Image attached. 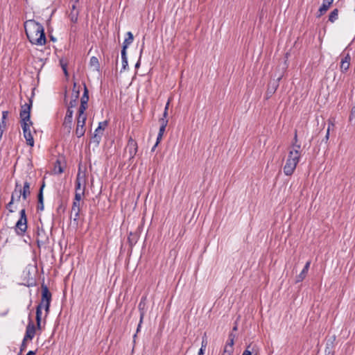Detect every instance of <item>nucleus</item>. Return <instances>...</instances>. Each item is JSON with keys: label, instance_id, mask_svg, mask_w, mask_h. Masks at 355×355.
<instances>
[{"label": "nucleus", "instance_id": "obj_43", "mask_svg": "<svg viewBox=\"0 0 355 355\" xmlns=\"http://www.w3.org/2000/svg\"><path fill=\"white\" fill-rule=\"evenodd\" d=\"M168 107H169V101L166 103L165 107H164V111L162 114V116H164V118H167V116H168Z\"/></svg>", "mask_w": 355, "mask_h": 355}, {"label": "nucleus", "instance_id": "obj_29", "mask_svg": "<svg viewBox=\"0 0 355 355\" xmlns=\"http://www.w3.org/2000/svg\"><path fill=\"white\" fill-rule=\"evenodd\" d=\"M122 69L125 70L128 66L126 51H121Z\"/></svg>", "mask_w": 355, "mask_h": 355}, {"label": "nucleus", "instance_id": "obj_8", "mask_svg": "<svg viewBox=\"0 0 355 355\" xmlns=\"http://www.w3.org/2000/svg\"><path fill=\"white\" fill-rule=\"evenodd\" d=\"M36 241L38 248L45 247L46 245L49 244V239L44 229L38 228Z\"/></svg>", "mask_w": 355, "mask_h": 355}, {"label": "nucleus", "instance_id": "obj_33", "mask_svg": "<svg viewBox=\"0 0 355 355\" xmlns=\"http://www.w3.org/2000/svg\"><path fill=\"white\" fill-rule=\"evenodd\" d=\"M166 128L159 127V132L157 137V144H159L162 139Z\"/></svg>", "mask_w": 355, "mask_h": 355}, {"label": "nucleus", "instance_id": "obj_58", "mask_svg": "<svg viewBox=\"0 0 355 355\" xmlns=\"http://www.w3.org/2000/svg\"><path fill=\"white\" fill-rule=\"evenodd\" d=\"M329 127L328 128V129L327 130V133H326V136H325L326 141H327L329 139Z\"/></svg>", "mask_w": 355, "mask_h": 355}, {"label": "nucleus", "instance_id": "obj_18", "mask_svg": "<svg viewBox=\"0 0 355 355\" xmlns=\"http://www.w3.org/2000/svg\"><path fill=\"white\" fill-rule=\"evenodd\" d=\"M79 15V10L76 8V5L72 4L71 8V12L69 13L70 20L73 23H76L78 21V17Z\"/></svg>", "mask_w": 355, "mask_h": 355}, {"label": "nucleus", "instance_id": "obj_28", "mask_svg": "<svg viewBox=\"0 0 355 355\" xmlns=\"http://www.w3.org/2000/svg\"><path fill=\"white\" fill-rule=\"evenodd\" d=\"M107 121H104L100 122L98 123V125L97 128L95 130L94 132H96V133H98V134H101V132H102V134H103V131L105 129V128L107 127Z\"/></svg>", "mask_w": 355, "mask_h": 355}, {"label": "nucleus", "instance_id": "obj_64", "mask_svg": "<svg viewBox=\"0 0 355 355\" xmlns=\"http://www.w3.org/2000/svg\"><path fill=\"white\" fill-rule=\"evenodd\" d=\"M233 331H236L237 330V324H236L234 327H233Z\"/></svg>", "mask_w": 355, "mask_h": 355}, {"label": "nucleus", "instance_id": "obj_41", "mask_svg": "<svg viewBox=\"0 0 355 355\" xmlns=\"http://www.w3.org/2000/svg\"><path fill=\"white\" fill-rule=\"evenodd\" d=\"M26 341H27V340H25V338H24L22 340L21 344L20 345V352H22L26 350V349L27 347Z\"/></svg>", "mask_w": 355, "mask_h": 355}, {"label": "nucleus", "instance_id": "obj_56", "mask_svg": "<svg viewBox=\"0 0 355 355\" xmlns=\"http://www.w3.org/2000/svg\"><path fill=\"white\" fill-rule=\"evenodd\" d=\"M205 349L200 348L198 355H204Z\"/></svg>", "mask_w": 355, "mask_h": 355}, {"label": "nucleus", "instance_id": "obj_30", "mask_svg": "<svg viewBox=\"0 0 355 355\" xmlns=\"http://www.w3.org/2000/svg\"><path fill=\"white\" fill-rule=\"evenodd\" d=\"M85 126H78V125H76L75 133H76L77 137L80 138V137H83L85 135Z\"/></svg>", "mask_w": 355, "mask_h": 355}, {"label": "nucleus", "instance_id": "obj_6", "mask_svg": "<svg viewBox=\"0 0 355 355\" xmlns=\"http://www.w3.org/2000/svg\"><path fill=\"white\" fill-rule=\"evenodd\" d=\"M13 193H20V195H22V198L26 200L31 195V183L28 181H25L23 188L21 189V185L18 182H16Z\"/></svg>", "mask_w": 355, "mask_h": 355}, {"label": "nucleus", "instance_id": "obj_53", "mask_svg": "<svg viewBox=\"0 0 355 355\" xmlns=\"http://www.w3.org/2000/svg\"><path fill=\"white\" fill-rule=\"evenodd\" d=\"M44 187H45V182H44V180H43L42 183V185H41V187L40 188L38 193H40L42 192V194H43V190H44Z\"/></svg>", "mask_w": 355, "mask_h": 355}, {"label": "nucleus", "instance_id": "obj_35", "mask_svg": "<svg viewBox=\"0 0 355 355\" xmlns=\"http://www.w3.org/2000/svg\"><path fill=\"white\" fill-rule=\"evenodd\" d=\"M60 66L63 70V72L64 73L65 76H68V71H67V63L64 61L62 59H61L60 60Z\"/></svg>", "mask_w": 355, "mask_h": 355}, {"label": "nucleus", "instance_id": "obj_25", "mask_svg": "<svg viewBox=\"0 0 355 355\" xmlns=\"http://www.w3.org/2000/svg\"><path fill=\"white\" fill-rule=\"evenodd\" d=\"M338 18V9L337 8H335L329 14V19L328 20L331 22V23H334L335 22Z\"/></svg>", "mask_w": 355, "mask_h": 355}, {"label": "nucleus", "instance_id": "obj_16", "mask_svg": "<svg viewBox=\"0 0 355 355\" xmlns=\"http://www.w3.org/2000/svg\"><path fill=\"white\" fill-rule=\"evenodd\" d=\"M350 56L349 54H347L344 58H342L340 62V70L342 72H346L350 64Z\"/></svg>", "mask_w": 355, "mask_h": 355}, {"label": "nucleus", "instance_id": "obj_10", "mask_svg": "<svg viewBox=\"0 0 355 355\" xmlns=\"http://www.w3.org/2000/svg\"><path fill=\"white\" fill-rule=\"evenodd\" d=\"M36 329H38L37 325L35 326L31 318V315L28 317V322L26 328V333L24 335L25 340H32L35 335Z\"/></svg>", "mask_w": 355, "mask_h": 355}, {"label": "nucleus", "instance_id": "obj_48", "mask_svg": "<svg viewBox=\"0 0 355 355\" xmlns=\"http://www.w3.org/2000/svg\"><path fill=\"white\" fill-rule=\"evenodd\" d=\"M142 52H143V49H141V51H140V55H139V60L135 64V68H137V69H138L140 67V64H141V57Z\"/></svg>", "mask_w": 355, "mask_h": 355}, {"label": "nucleus", "instance_id": "obj_19", "mask_svg": "<svg viewBox=\"0 0 355 355\" xmlns=\"http://www.w3.org/2000/svg\"><path fill=\"white\" fill-rule=\"evenodd\" d=\"M85 111H82L80 110H78V117H77V123L76 125L78 126H85V121L87 120V115L85 113Z\"/></svg>", "mask_w": 355, "mask_h": 355}, {"label": "nucleus", "instance_id": "obj_22", "mask_svg": "<svg viewBox=\"0 0 355 355\" xmlns=\"http://www.w3.org/2000/svg\"><path fill=\"white\" fill-rule=\"evenodd\" d=\"M145 300H146V297H143L141 299V301L138 305V309L139 311L140 318H141V322H143L144 315H145Z\"/></svg>", "mask_w": 355, "mask_h": 355}, {"label": "nucleus", "instance_id": "obj_26", "mask_svg": "<svg viewBox=\"0 0 355 355\" xmlns=\"http://www.w3.org/2000/svg\"><path fill=\"white\" fill-rule=\"evenodd\" d=\"M37 211H43L44 210V196L40 193L37 194Z\"/></svg>", "mask_w": 355, "mask_h": 355}, {"label": "nucleus", "instance_id": "obj_37", "mask_svg": "<svg viewBox=\"0 0 355 355\" xmlns=\"http://www.w3.org/2000/svg\"><path fill=\"white\" fill-rule=\"evenodd\" d=\"M168 119L167 118H164V116H162V118H160L159 119V123L160 124V127H162V128H166L167 125H168Z\"/></svg>", "mask_w": 355, "mask_h": 355}, {"label": "nucleus", "instance_id": "obj_54", "mask_svg": "<svg viewBox=\"0 0 355 355\" xmlns=\"http://www.w3.org/2000/svg\"><path fill=\"white\" fill-rule=\"evenodd\" d=\"M242 355H252V352L249 349H245Z\"/></svg>", "mask_w": 355, "mask_h": 355}, {"label": "nucleus", "instance_id": "obj_17", "mask_svg": "<svg viewBox=\"0 0 355 355\" xmlns=\"http://www.w3.org/2000/svg\"><path fill=\"white\" fill-rule=\"evenodd\" d=\"M80 203L73 202L72 207H71V214H73V213L74 214L73 221L76 222V224L78 223V218L80 216Z\"/></svg>", "mask_w": 355, "mask_h": 355}, {"label": "nucleus", "instance_id": "obj_47", "mask_svg": "<svg viewBox=\"0 0 355 355\" xmlns=\"http://www.w3.org/2000/svg\"><path fill=\"white\" fill-rule=\"evenodd\" d=\"M254 348H255V345H252V344H250L247 346L246 349L250 350L251 352H252V353L257 352V350Z\"/></svg>", "mask_w": 355, "mask_h": 355}, {"label": "nucleus", "instance_id": "obj_38", "mask_svg": "<svg viewBox=\"0 0 355 355\" xmlns=\"http://www.w3.org/2000/svg\"><path fill=\"white\" fill-rule=\"evenodd\" d=\"M207 337L206 335V333L204 334V335L202 337V343H201V347L206 349L207 345Z\"/></svg>", "mask_w": 355, "mask_h": 355}, {"label": "nucleus", "instance_id": "obj_21", "mask_svg": "<svg viewBox=\"0 0 355 355\" xmlns=\"http://www.w3.org/2000/svg\"><path fill=\"white\" fill-rule=\"evenodd\" d=\"M89 64L91 68H93L94 71H100V64L98 59L96 56H92L90 58Z\"/></svg>", "mask_w": 355, "mask_h": 355}, {"label": "nucleus", "instance_id": "obj_14", "mask_svg": "<svg viewBox=\"0 0 355 355\" xmlns=\"http://www.w3.org/2000/svg\"><path fill=\"white\" fill-rule=\"evenodd\" d=\"M279 87L278 80H275L273 82H270L268 84V89L266 93V98H270L276 92L277 89Z\"/></svg>", "mask_w": 355, "mask_h": 355}, {"label": "nucleus", "instance_id": "obj_5", "mask_svg": "<svg viewBox=\"0 0 355 355\" xmlns=\"http://www.w3.org/2000/svg\"><path fill=\"white\" fill-rule=\"evenodd\" d=\"M33 125L32 121L22 122L21 125L23 130L24 137L26 141V144L30 146H34V139L31 135L30 126Z\"/></svg>", "mask_w": 355, "mask_h": 355}, {"label": "nucleus", "instance_id": "obj_49", "mask_svg": "<svg viewBox=\"0 0 355 355\" xmlns=\"http://www.w3.org/2000/svg\"><path fill=\"white\" fill-rule=\"evenodd\" d=\"M14 196H15V193L12 192V196H11V200L9 202V203L7 205L8 207L12 206V205L13 204L14 200H15Z\"/></svg>", "mask_w": 355, "mask_h": 355}, {"label": "nucleus", "instance_id": "obj_12", "mask_svg": "<svg viewBox=\"0 0 355 355\" xmlns=\"http://www.w3.org/2000/svg\"><path fill=\"white\" fill-rule=\"evenodd\" d=\"M89 101V91L85 84H84V92L80 98V105L78 110L85 111L87 108V103Z\"/></svg>", "mask_w": 355, "mask_h": 355}, {"label": "nucleus", "instance_id": "obj_44", "mask_svg": "<svg viewBox=\"0 0 355 355\" xmlns=\"http://www.w3.org/2000/svg\"><path fill=\"white\" fill-rule=\"evenodd\" d=\"M353 120H354L355 122V106L352 107L349 116V121L352 122Z\"/></svg>", "mask_w": 355, "mask_h": 355}, {"label": "nucleus", "instance_id": "obj_57", "mask_svg": "<svg viewBox=\"0 0 355 355\" xmlns=\"http://www.w3.org/2000/svg\"><path fill=\"white\" fill-rule=\"evenodd\" d=\"M235 337H236V336H235V334H233V333H230V334H229L228 338H229V339H232V340H234Z\"/></svg>", "mask_w": 355, "mask_h": 355}, {"label": "nucleus", "instance_id": "obj_61", "mask_svg": "<svg viewBox=\"0 0 355 355\" xmlns=\"http://www.w3.org/2000/svg\"><path fill=\"white\" fill-rule=\"evenodd\" d=\"M294 141H295V142H294V143H297V132H295V137H294Z\"/></svg>", "mask_w": 355, "mask_h": 355}, {"label": "nucleus", "instance_id": "obj_3", "mask_svg": "<svg viewBox=\"0 0 355 355\" xmlns=\"http://www.w3.org/2000/svg\"><path fill=\"white\" fill-rule=\"evenodd\" d=\"M42 299L40 303L36 307V321H37V327L39 330L42 329L41 322H42V309L43 307V304L47 302L51 303L52 295L49 291L48 287L44 284H42Z\"/></svg>", "mask_w": 355, "mask_h": 355}, {"label": "nucleus", "instance_id": "obj_62", "mask_svg": "<svg viewBox=\"0 0 355 355\" xmlns=\"http://www.w3.org/2000/svg\"><path fill=\"white\" fill-rule=\"evenodd\" d=\"M158 144H157V142L155 143V144L154 145V146L151 149V151H154L155 149L156 148V147L157 146Z\"/></svg>", "mask_w": 355, "mask_h": 355}, {"label": "nucleus", "instance_id": "obj_63", "mask_svg": "<svg viewBox=\"0 0 355 355\" xmlns=\"http://www.w3.org/2000/svg\"><path fill=\"white\" fill-rule=\"evenodd\" d=\"M71 1H73V4H75V5H77V3H78L79 0H71Z\"/></svg>", "mask_w": 355, "mask_h": 355}, {"label": "nucleus", "instance_id": "obj_32", "mask_svg": "<svg viewBox=\"0 0 355 355\" xmlns=\"http://www.w3.org/2000/svg\"><path fill=\"white\" fill-rule=\"evenodd\" d=\"M234 343V340H232V339H229L228 338V340L226 343L223 349H227V350H229L230 352H233V351H234V348H233Z\"/></svg>", "mask_w": 355, "mask_h": 355}, {"label": "nucleus", "instance_id": "obj_15", "mask_svg": "<svg viewBox=\"0 0 355 355\" xmlns=\"http://www.w3.org/2000/svg\"><path fill=\"white\" fill-rule=\"evenodd\" d=\"M310 264H311V261H307L306 263V264L304 266V268L302 269L301 272L298 275L296 276V280H295L296 283L302 282L304 279V278L306 277V274L308 272Z\"/></svg>", "mask_w": 355, "mask_h": 355}, {"label": "nucleus", "instance_id": "obj_42", "mask_svg": "<svg viewBox=\"0 0 355 355\" xmlns=\"http://www.w3.org/2000/svg\"><path fill=\"white\" fill-rule=\"evenodd\" d=\"M19 214H20L19 219H22L24 220H27V217L26 215V209L24 208L20 211Z\"/></svg>", "mask_w": 355, "mask_h": 355}, {"label": "nucleus", "instance_id": "obj_24", "mask_svg": "<svg viewBox=\"0 0 355 355\" xmlns=\"http://www.w3.org/2000/svg\"><path fill=\"white\" fill-rule=\"evenodd\" d=\"M102 135V132H101V134L94 132V136L92 137L90 142L92 144H94L96 147L98 146L101 140Z\"/></svg>", "mask_w": 355, "mask_h": 355}, {"label": "nucleus", "instance_id": "obj_40", "mask_svg": "<svg viewBox=\"0 0 355 355\" xmlns=\"http://www.w3.org/2000/svg\"><path fill=\"white\" fill-rule=\"evenodd\" d=\"M77 100L76 98H71V100L69 101L68 104L67 109L72 110L73 107H76L77 105Z\"/></svg>", "mask_w": 355, "mask_h": 355}, {"label": "nucleus", "instance_id": "obj_50", "mask_svg": "<svg viewBox=\"0 0 355 355\" xmlns=\"http://www.w3.org/2000/svg\"><path fill=\"white\" fill-rule=\"evenodd\" d=\"M141 324H142V322H141V318H139V322L137 328V332L134 335V338H135L137 336V334L140 331V329H141Z\"/></svg>", "mask_w": 355, "mask_h": 355}, {"label": "nucleus", "instance_id": "obj_36", "mask_svg": "<svg viewBox=\"0 0 355 355\" xmlns=\"http://www.w3.org/2000/svg\"><path fill=\"white\" fill-rule=\"evenodd\" d=\"M85 193H81L80 191L79 192H75V197H74V200H73V202H78V203H80L81 199H82V196L84 195Z\"/></svg>", "mask_w": 355, "mask_h": 355}, {"label": "nucleus", "instance_id": "obj_60", "mask_svg": "<svg viewBox=\"0 0 355 355\" xmlns=\"http://www.w3.org/2000/svg\"><path fill=\"white\" fill-rule=\"evenodd\" d=\"M21 197H22V195H20V193H18V194L17 196V201H19Z\"/></svg>", "mask_w": 355, "mask_h": 355}, {"label": "nucleus", "instance_id": "obj_31", "mask_svg": "<svg viewBox=\"0 0 355 355\" xmlns=\"http://www.w3.org/2000/svg\"><path fill=\"white\" fill-rule=\"evenodd\" d=\"M79 94H80L79 89L76 88V83H74L73 89H72L71 98L78 99Z\"/></svg>", "mask_w": 355, "mask_h": 355}, {"label": "nucleus", "instance_id": "obj_34", "mask_svg": "<svg viewBox=\"0 0 355 355\" xmlns=\"http://www.w3.org/2000/svg\"><path fill=\"white\" fill-rule=\"evenodd\" d=\"M85 187L83 184L75 183L76 192L80 191L81 193H85Z\"/></svg>", "mask_w": 355, "mask_h": 355}, {"label": "nucleus", "instance_id": "obj_7", "mask_svg": "<svg viewBox=\"0 0 355 355\" xmlns=\"http://www.w3.org/2000/svg\"><path fill=\"white\" fill-rule=\"evenodd\" d=\"M73 114V112L72 110L67 109L64 119V121L62 123V127L67 134H70L72 129Z\"/></svg>", "mask_w": 355, "mask_h": 355}, {"label": "nucleus", "instance_id": "obj_59", "mask_svg": "<svg viewBox=\"0 0 355 355\" xmlns=\"http://www.w3.org/2000/svg\"><path fill=\"white\" fill-rule=\"evenodd\" d=\"M26 355H36V352L35 351H29Z\"/></svg>", "mask_w": 355, "mask_h": 355}, {"label": "nucleus", "instance_id": "obj_51", "mask_svg": "<svg viewBox=\"0 0 355 355\" xmlns=\"http://www.w3.org/2000/svg\"><path fill=\"white\" fill-rule=\"evenodd\" d=\"M233 352H230L227 349H223V352L220 355H232Z\"/></svg>", "mask_w": 355, "mask_h": 355}, {"label": "nucleus", "instance_id": "obj_2", "mask_svg": "<svg viewBox=\"0 0 355 355\" xmlns=\"http://www.w3.org/2000/svg\"><path fill=\"white\" fill-rule=\"evenodd\" d=\"M300 157L301 153L298 150H291L289 151L286 164L284 166V173L286 175L290 176L294 173Z\"/></svg>", "mask_w": 355, "mask_h": 355}, {"label": "nucleus", "instance_id": "obj_20", "mask_svg": "<svg viewBox=\"0 0 355 355\" xmlns=\"http://www.w3.org/2000/svg\"><path fill=\"white\" fill-rule=\"evenodd\" d=\"M127 36H128V37L125 39V40L123 43V46H122L121 51H126V49L128 47V46L133 42V40H134L133 35L130 31H128L127 33Z\"/></svg>", "mask_w": 355, "mask_h": 355}, {"label": "nucleus", "instance_id": "obj_55", "mask_svg": "<svg viewBox=\"0 0 355 355\" xmlns=\"http://www.w3.org/2000/svg\"><path fill=\"white\" fill-rule=\"evenodd\" d=\"M0 126L1 128H3V130L6 129V121H1L0 122Z\"/></svg>", "mask_w": 355, "mask_h": 355}, {"label": "nucleus", "instance_id": "obj_39", "mask_svg": "<svg viewBox=\"0 0 355 355\" xmlns=\"http://www.w3.org/2000/svg\"><path fill=\"white\" fill-rule=\"evenodd\" d=\"M55 173H57L58 174L63 173V168L60 166V162L58 160L56 162V165L55 166Z\"/></svg>", "mask_w": 355, "mask_h": 355}, {"label": "nucleus", "instance_id": "obj_1", "mask_svg": "<svg viewBox=\"0 0 355 355\" xmlns=\"http://www.w3.org/2000/svg\"><path fill=\"white\" fill-rule=\"evenodd\" d=\"M26 35L32 44L43 46L46 43L44 26L34 19L24 23Z\"/></svg>", "mask_w": 355, "mask_h": 355}, {"label": "nucleus", "instance_id": "obj_9", "mask_svg": "<svg viewBox=\"0 0 355 355\" xmlns=\"http://www.w3.org/2000/svg\"><path fill=\"white\" fill-rule=\"evenodd\" d=\"M138 146L137 141L131 137L129 138L128 144L125 148V151L129 155V159H132L137 153Z\"/></svg>", "mask_w": 355, "mask_h": 355}, {"label": "nucleus", "instance_id": "obj_4", "mask_svg": "<svg viewBox=\"0 0 355 355\" xmlns=\"http://www.w3.org/2000/svg\"><path fill=\"white\" fill-rule=\"evenodd\" d=\"M32 105L33 100L31 98H29L28 103H26L24 105H22L21 106V110L19 114L21 118V123L31 121L30 120V118Z\"/></svg>", "mask_w": 355, "mask_h": 355}, {"label": "nucleus", "instance_id": "obj_23", "mask_svg": "<svg viewBox=\"0 0 355 355\" xmlns=\"http://www.w3.org/2000/svg\"><path fill=\"white\" fill-rule=\"evenodd\" d=\"M83 184V185L86 184V175L84 172H81L79 169L78 173L76 175V182Z\"/></svg>", "mask_w": 355, "mask_h": 355}, {"label": "nucleus", "instance_id": "obj_11", "mask_svg": "<svg viewBox=\"0 0 355 355\" xmlns=\"http://www.w3.org/2000/svg\"><path fill=\"white\" fill-rule=\"evenodd\" d=\"M27 230V220L19 219L17 220L15 230L17 235L23 236Z\"/></svg>", "mask_w": 355, "mask_h": 355}, {"label": "nucleus", "instance_id": "obj_13", "mask_svg": "<svg viewBox=\"0 0 355 355\" xmlns=\"http://www.w3.org/2000/svg\"><path fill=\"white\" fill-rule=\"evenodd\" d=\"M334 0H323L322 6L319 8L317 13L316 17H321L330 8Z\"/></svg>", "mask_w": 355, "mask_h": 355}, {"label": "nucleus", "instance_id": "obj_27", "mask_svg": "<svg viewBox=\"0 0 355 355\" xmlns=\"http://www.w3.org/2000/svg\"><path fill=\"white\" fill-rule=\"evenodd\" d=\"M138 239H139V236L137 235V234H133V233L130 232V235L128 238V243H129L130 245L132 246V245H135L138 241Z\"/></svg>", "mask_w": 355, "mask_h": 355}, {"label": "nucleus", "instance_id": "obj_45", "mask_svg": "<svg viewBox=\"0 0 355 355\" xmlns=\"http://www.w3.org/2000/svg\"><path fill=\"white\" fill-rule=\"evenodd\" d=\"M50 305L51 303L47 302L43 304V306L44 307L46 315H48L50 311Z\"/></svg>", "mask_w": 355, "mask_h": 355}, {"label": "nucleus", "instance_id": "obj_46", "mask_svg": "<svg viewBox=\"0 0 355 355\" xmlns=\"http://www.w3.org/2000/svg\"><path fill=\"white\" fill-rule=\"evenodd\" d=\"M8 114H9L8 111H3L2 112V118H1L2 121H6Z\"/></svg>", "mask_w": 355, "mask_h": 355}, {"label": "nucleus", "instance_id": "obj_52", "mask_svg": "<svg viewBox=\"0 0 355 355\" xmlns=\"http://www.w3.org/2000/svg\"><path fill=\"white\" fill-rule=\"evenodd\" d=\"M293 150H298L300 151L301 146L300 144H297V143H293Z\"/></svg>", "mask_w": 355, "mask_h": 355}]
</instances>
